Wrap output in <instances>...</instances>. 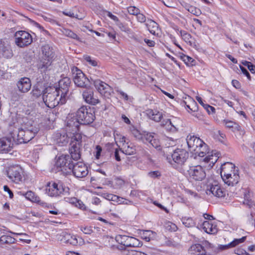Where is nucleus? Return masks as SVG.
<instances>
[{
    "label": "nucleus",
    "instance_id": "obj_13",
    "mask_svg": "<svg viewBox=\"0 0 255 255\" xmlns=\"http://www.w3.org/2000/svg\"><path fill=\"white\" fill-rule=\"evenodd\" d=\"M73 162L69 155H62L56 159L55 166L61 168V171L64 174L65 172L68 171L70 165H72Z\"/></svg>",
    "mask_w": 255,
    "mask_h": 255
},
{
    "label": "nucleus",
    "instance_id": "obj_47",
    "mask_svg": "<svg viewBox=\"0 0 255 255\" xmlns=\"http://www.w3.org/2000/svg\"><path fill=\"white\" fill-rule=\"evenodd\" d=\"M127 9L129 14L134 15H136L140 12V10L134 6H129L127 8Z\"/></svg>",
    "mask_w": 255,
    "mask_h": 255
},
{
    "label": "nucleus",
    "instance_id": "obj_35",
    "mask_svg": "<svg viewBox=\"0 0 255 255\" xmlns=\"http://www.w3.org/2000/svg\"><path fill=\"white\" fill-rule=\"evenodd\" d=\"M16 239L10 236L2 235L0 237V246L3 245H11L15 243Z\"/></svg>",
    "mask_w": 255,
    "mask_h": 255
},
{
    "label": "nucleus",
    "instance_id": "obj_27",
    "mask_svg": "<svg viewBox=\"0 0 255 255\" xmlns=\"http://www.w3.org/2000/svg\"><path fill=\"white\" fill-rule=\"evenodd\" d=\"M144 142L150 143V144L155 148H157L160 146V141L159 139L157 138L156 135L154 133L148 132L147 134H146Z\"/></svg>",
    "mask_w": 255,
    "mask_h": 255
},
{
    "label": "nucleus",
    "instance_id": "obj_64",
    "mask_svg": "<svg viewBox=\"0 0 255 255\" xmlns=\"http://www.w3.org/2000/svg\"><path fill=\"white\" fill-rule=\"evenodd\" d=\"M119 27L123 31L126 32H128L130 31V29L127 26L123 24L122 23H121L119 25Z\"/></svg>",
    "mask_w": 255,
    "mask_h": 255
},
{
    "label": "nucleus",
    "instance_id": "obj_62",
    "mask_svg": "<svg viewBox=\"0 0 255 255\" xmlns=\"http://www.w3.org/2000/svg\"><path fill=\"white\" fill-rule=\"evenodd\" d=\"M144 41L147 44V45L149 47H153L155 45V42L153 40L145 38L144 39Z\"/></svg>",
    "mask_w": 255,
    "mask_h": 255
},
{
    "label": "nucleus",
    "instance_id": "obj_39",
    "mask_svg": "<svg viewBox=\"0 0 255 255\" xmlns=\"http://www.w3.org/2000/svg\"><path fill=\"white\" fill-rule=\"evenodd\" d=\"M148 132L140 133L137 129H134L132 130V134L138 140L144 142L146 134Z\"/></svg>",
    "mask_w": 255,
    "mask_h": 255
},
{
    "label": "nucleus",
    "instance_id": "obj_28",
    "mask_svg": "<svg viewBox=\"0 0 255 255\" xmlns=\"http://www.w3.org/2000/svg\"><path fill=\"white\" fill-rule=\"evenodd\" d=\"M146 114L147 117L156 122H159L163 118L162 113L151 109H148L146 111Z\"/></svg>",
    "mask_w": 255,
    "mask_h": 255
},
{
    "label": "nucleus",
    "instance_id": "obj_58",
    "mask_svg": "<svg viewBox=\"0 0 255 255\" xmlns=\"http://www.w3.org/2000/svg\"><path fill=\"white\" fill-rule=\"evenodd\" d=\"M96 158L97 159H99L100 158V156L101 155V153L102 152V147L100 145H97L96 146Z\"/></svg>",
    "mask_w": 255,
    "mask_h": 255
},
{
    "label": "nucleus",
    "instance_id": "obj_41",
    "mask_svg": "<svg viewBox=\"0 0 255 255\" xmlns=\"http://www.w3.org/2000/svg\"><path fill=\"white\" fill-rule=\"evenodd\" d=\"M63 33L66 36L70 37L71 38L80 40V38L74 32L68 29H64L62 31Z\"/></svg>",
    "mask_w": 255,
    "mask_h": 255
},
{
    "label": "nucleus",
    "instance_id": "obj_61",
    "mask_svg": "<svg viewBox=\"0 0 255 255\" xmlns=\"http://www.w3.org/2000/svg\"><path fill=\"white\" fill-rule=\"evenodd\" d=\"M237 252L236 254H237L238 255H250V254L247 253L245 250L243 249H239L237 250Z\"/></svg>",
    "mask_w": 255,
    "mask_h": 255
},
{
    "label": "nucleus",
    "instance_id": "obj_29",
    "mask_svg": "<svg viewBox=\"0 0 255 255\" xmlns=\"http://www.w3.org/2000/svg\"><path fill=\"white\" fill-rule=\"evenodd\" d=\"M222 178L225 184L229 186H234L239 182L240 176L239 174H230L229 176L222 177Z\"/></svg>",
    "mask_w": 255,
    "mask_h": 255
},
{
    "label": "nucleus",
    "instance_id": "obj_23",
    "mask_svg": "<svg viewBox=\"0 0 255 255\" xmlns=\"http://www.w3.org/2000/svg\"><path fill=\"white\" fill-rule=\"evenodd\" d=\"M58 240L64 243L69 244L73 246H77L78 244L76 236L72 235L65 232H63L59 235Z\"/></svg>",
    "mask_w": 255,
    "mask_h": 255
},
{
    "label": "nucleus",
    "instance_id": "obj_31",
    "mask_svg": "<svg viewBox=\"0 0 255 255\" xmlns=\"http://www.w3.org/2000/svg\"><path fill=\"white\" fill-rule=\"evenodd\" d=\"M145 25L150 33L154 35L158 34V25L156 22L151 19H148Z\"/></svg>",
    "mask_w": 255,
    "mask_h": 255
},
{
    "label": "nucleus",
    "instance_id": "obj_59",
    "mask_svg": "<svg viewBox=\"0 0 255 255\" xmlns=\"http://www.w3.org/2000/svg\"><path fill=\"white\" fill-rule=\"evenodd\" d=\"M3 189H4V191L7 192L8 193L10 198L11 199L13 198V193L7 185L4 186Z\"/></svg>",
    "mask_w": 255,
    "mask_h": 255
},
{
    "label": "nucleus",
    "instance_id": "obj_50",
    "mask_svg": "<svg viewBox=\"0 0 255 255\" xmlns=\"http://www.w3.org/2000/svg\"><path fill=\"white\" fill-rule=\"evenodd\" d=\"M186 107L192 112H196L198 110L197 104L195 102V101L194 100L192 101V103L191 106H190L189 105H186Z\"/></svg>",
    "mask_w": 255,
    "mask_h": 255
},
{
    "label": "nucleus",
    "instance_id": "obj_43",
    "mask_svg": "<svg viewBox=\"0 0 255 255\" xmlns=\"http://www.w3.org/2000/svg\"><path fill=\"white\" fill-rule=\"evenodd\" d=\"M182 223L186 227H191L194 225L193 220L190 218H183L182 219Z\"/></svg>",
    "mask_w": 255,
    "mask_h": 255
},
{
    "label": "nucleus",
    "instance_id": "obj_15",
    "mask_svg": "<svg viewBox=\"0 0 255 255\" xmlns=\"http://www.w3.org/2000/svg\"><path fill=\"white\" fill-rule=\"evenodd\" d=\"M94 84L101 95L109 98L111 93H113V89L109 85L100 80H95Z\"/></svg>",
    "mask_w": 255,
    "mask_h": 255
},
{
    "label": "nucleus",
    "instance_id": "obj_38",
    "mask_svg": "<svg viewBox=\"0 0 255 255\" xmlns=\"http://www.w3.org/2000/svg\"><path fill=\"white\" fill-rule=\"evenodd\" d=\"M43 91H41L39 84L34 86L31 92H30V94L32 95L33 100L37 99L42 94L43 95Z\"/></svg>",
    "mask_w": 255,
    "mask_h": 255
},
{
    "label": "nucleus",
    "instance_id": "obj_18",
    "mask_svg": "<svg viewBox=\"0 0 255 255\" xmlns=\"http://www.w3.org/2000/svg\"><path fill=\"white\" fill-rule=\"evenodd\" d=\"M180 124V120L173 117L171 119L162 121L161 125L167 130L174 132L178 130Z\"/></svg>",
    "mask_w": 255,
    "mask_h": 255
},
{
    "label": "nucleus",
    "instance_id": "obj_1",
    "mask_svg": "<svg viewBox=\"0 0 255 255\" xmlns=\"http://www.w3.org/2000/svg\"><path fill=\"white\" fill-rule=\"evenodd\" d=\"M41 52L42 56L37 64L38 73L35 77L38 84L43 82L48 78V76L46 73L54 56L53 49L48 44H45L41 47Z\"/></svg>",
    "mask_w": 255,
    "mask_h": 255
},
{
    "label": "nucleus",
    "instance_id": "obj_32",
    "mask_svg": "<svg viewBox=\"0 0 255 255\" xmlns=\"http://www.w3.org/2000/svg\"><path fill=\"white\" fill-rule=\"evenodd\" d=\"M55 140L58 145L64 146L68 142V135L66 133L62 134L60 132H58L55 135Z\"/></svg>",
    "mask_w": 255,
    "mask_h": 255
},
{
    "label": "nucleus",
    "instance_id": "obj_16",
    "mask_svg": "<svg viewBox=\"0 0 255 255\" xmlns=\"http://www.w3.org/2000/svg\"><path fill=\"white\" fill-rule=\"evenodd\" d=\"M189 154L183 149H176L171 154V157L174 162L182 165L188 157Z\"/></svg>",
    "mask_w": 255,
    "mask_h": 255
},
{
    "label": "nucleus",
    "instance_id": "obj_12",
    "mask_svg": "<svg viewBox=\"0 0 255 255\" xmlns=\"http://www.w3.org/2000/svg\"><path fill=\"white\" fill-rule=\"evenodd\" d=\"M70 84L71 80L68 77H64L59 81V88H57V91H59V93H61V98H62L61 103L62 104L66 103V96L69 91Z\"/></svg>",
    "mask_w": 255,
    "mask_h": 255
},
{
    "label": "nucleus",
    "instance_id": "obj_26",
    "mask_svg": "<svg viewBox=\"0 0 255 255\" xmlns=\"http://www.w3.org/2000/svg\"><path fill=\"white\" fill-rule=\"evenodd\" d=\"M208 150L207 145L204 142V143H203V144H202L194 153L195 154H198V156L202 157L205 156L207 154H208V155L206 156L204 160L205 161L208 162L211 159Z\"/></svg>",
    "mask_w": 255,
    "mask_h": 255
},
{
    "label": "nucleus",
    "instance_id": "obj_22",
    "mask_svg": "<svg viewBox=\"0 0 255 255\" xmlns=\"http://www.w3.org/2000/svg\"><path fill=\"white\" fill-rule=\"evenodd\" d=\"M18 90L21 93H25L29 91L31 87V81L29 78L23 77L17 82Z\"/></svg>",
    "mask_w": 255,
    "mask_h": 255
},
{
    "label": "nucleus",
    "instance_id": "obj_45",
    "mask_svg": "<svg viewBox=\"0 0 255 255\" xmlns=\"http://www.w3.org/2000/svg\"><path fill=\"white\" fill-rule=\"evenodd\" d=\"M246 239V236L243 237L241 239H236L233 241L229 243V246L234 248L239 245V244L244 243Z\"/></svg>",
    "mask_w": 255,
    "mask_h": 255
},
{
    "label": "nucleus",
    "instance_id": "obj_30",
    "mask_svg": "<svg viewBox=\"0 0 255 255\" xmlns=\"http://www.w3.org/2000/svg\"><path fill=\"white\" fill-rule=\"evenodd\" d=\"M202 226L203 229L207 234H215L218 232L217 226L210 221H204Z\"/></svg>",
    "mask_w": 255,
    "mask_h": 255
},
{
    "label": "nucleus",
    "instance_id": "obj_57",
    "mask_svg": "<svg viewBox=\"0 0 255 255\" xmlns=\"http://www.w3.org/2000/svg\"><path fill=\"white\" fill-rule=\"evenodd\" d=\"M224 123L225 124L226 127L228 128H233L234 125L235 124V123L232 121L227 120H224Z\"/></svg>",
    "mask_w": 255,
    "mask_h": 255
},
{
    "label": "nucleus",
    "instance_id": "obj_8",
    "mask_svg": "<svg viewBox=\"0 0 255 255\" xmlns=\"http://www.w3.org/2000/svg\"><path fill=\"white\" fill-rule=\"evenodd\" d=\"M68 187H64L61 184H57L54 182L47 183L46 188L47 194L51 197H56L64 193L68 192Z\"/></svg>",
    "mask_w": 255,
    "mask_h": 255
},
{
    "label": "nucleus",
    "instance_id": "obj_52",
    "mask_svg": "<svg viewBox=\"0 0 255 255\" xmlns=\"http://www.w3.org/2000/svg\"><path fill=\"white\" fill-rule=\"evenodd\" d=\"M148 174L149 176L153 178L158 177L161 175L160 173L158 171H151Z\"/></svg>",
    "mask_w": 255,
    "mask_h": 255
},
{
    "label": "nucleus",
    "instance_id": "obj_20",
    "mask_svg": "<svg viewBox=\"0 0 255 255\" xmlns=\"http://www.w3.org/2000/svg\"><path fill=\"white\" fill-rule=\"evenodd\" d=\"M186 140L190 150L194 152L203 143H204L203 140L194 135H188Z\"/></svg>",
    "mask_w": 255,
    "mask_h": 255
},
{
    "label": "nucleus",
    "instance_id": "obj_53",
    "mask_svg": "<svg viewBox=\"0 0 255 255\" xmlns=\"http://www.w3.org/2000/svg\"><path fill=\"white\" fill-rule=\"evenodd\" d=\"M81 231L85 234H91L93 231L90 227H86L81 228Z\"/></svg>",
    "mask_w": 255,
    "mask_h": 255
},
{
    "label": "nucleus",
    "instance_id": "obj_7",
    "mask_svg": "<svg viewBox=\"0 0 255 255\" xmlns=\"http://www.w3.org/2000/svg\"><path fill=\"white\" fill-rule=\"evenodd\" d=\"M70 166H71V167H69L68 171L65 172V175L70 174L72 172L76 178H83L88 174L87 166L82 162L73 163L72 165Z\"/></svg>",
    "mask_w": 255,
    "mask_h": 255
},
{
    "label": "nucleus",
    "instance_id": "obj_42",
    "mask_svg": "<svg viewBox=\"0 0 255 255\" xmlns=\"http://www.w3.org/2000/svg\"><path fill=\"white\" fill-rule=\"evenodd\" d=\"M180 34L182 39L187 43H190L191 44V35L184 30H180Z\"/></svg>",
    "mask_w": 255,
    "mask_h": 255
},
{
    "label": "nucleus",
    "instance_id": "obj_49",
    "mask_svg": "<svg viewBox=\"0 0 255 255\" xmlns=\"http://www.w3.org/2000/svg\"><path fill=\"white\" fill-rule=\"evenodd\" d=\"M63 13L65 15L69 16L71 18L75 17L79 19H82V18H79L78 17V14H75L73 11H70H70H63Z\"/></svg>",
    "mask_w": 255,
    "mask_h": 255
},
{
    "label": "nucleus",
    "instance_id": "obj_10",
    "mask_svg": "<svg viewBox=\"0 0 255 255\" xmlns=\"http://www.w3.org/2000/svg\"><path fill=\"white\" fill-rule=\"evenodd\" d=\"M188 173L189 178L195 181H202L206 176L205 169L200 165L190 167Z\"/></svg>",
    "mask_w": 255,
    "mask_h": 255
},
{
    "label": "nucleus",
    "instance_id": "obj_3",
    "mask_svg": "<svg viewBox=\"0 0 255 255\" xmlns=\"http://www.w3.org/2000/svg\"><path fill=\"white\" fill-rule=\"evenodd\" d=\"M59 91L55 87L49 86L43 91L42 99L45 105L49 108H54L61 103V96L59 97Z\"/></svg>",
    "mask_w": 255,
    "mask_h": 255
},
{
    "label": "nucleus",
    "instance_id": "obj_6",
    "mask_svg": "<svg viewBox=\"0 0 255 255\" xmlns=\"http://www.w3.org/2000/svg\"><path fill=\"white\" fill-rule=\"evenodd\" d=\"M73 81L75 84L79 87L87 89L90 87V81L85 77L82 71L76 67L72 68Z\"/></svg>",
    "mask_w": 255,
    "mask_h": 255
},
{
    "label": "nucleus",
    "instance_id": "obj_44",
    "mask_svg": "<svg viewBox=\"0 0 255 255\" xmlns=\"http://www.w3.org/2000/svg\"><path fill=\"white\" fill-rule=\"evenodd\" d=\"M186 7L188 11L194 15H198L201 13L200 9L194 6L187 5Z\"/></svg>",
    "mask_w": 255,
    "mask_h": 255
},
{
    "label": "nucleus",
    "instance_id": "obj_54",
    "mask_svg": "<svg viewBox=\"0 0 255 255\" xmlns=\"http://www.w3.org/2000/svg\"><path fill=\"white\" fill-rule=\"evenodd\" d=\"M65 200L66 202H68L71 204L75 205L77 203L78 199L76 198H65Z\"/></svg>",
    "mask_w": 255,
    "mask_h": 255
},
{
    "label": "nucleus",
    "instance_id": "obj_19",
    "mask_svg": "<svg viewBox=\"0 0 255 255\" xmlns=\"http://www.w3.org/2000/svg\"><path fill=\"white\" fill-rule=\"evenodd\" d=\"M206 193L208 195H212L218 198H222L225 196L226 191L215 182L214 184L212 183L210 185V188L206 190Z\"/></svg>",
    "mask_w": 255,
    "mask_h": 255
},
{
    "label": "nucleus",
    "instance_id": "obj_34",
    "mask_svg": "<svg viewBox=\"0 0 255 255\" xmlns=\"http://www.w3.org/2000/svg\"><path fill=\"white\" fill-rule=\"evenodd\" d=\"M189 252L192 255H197L201 254L202 252H205L204 248L199 244L192 245L189 249Z\"/></svg>",
    "mask_w": 255,
    "mask_h": 255
},
{
    "label": "nucleus",
    "instance_id": "obj_11",
    "mask_svg": "<svg viewBox=\"0 0 255 255\" xmlns=\"http://www.w3.org/2000/svg\"><path fill=\"white\" fill-rule=\"evenodd\" d=\"M81 124L75 114H69L66 120V131L72 133L73 135L79 130V125Z\"/></svg>",
    "mask_w": 255,
    "mask_h": 255
},
{
    "label": "nucleus",
    "instance_id": "obj_40",
    "mask_svg": "<svg viewBox=\"0 0 255 255\" xmlns=\"http://www.w3.org/2000/svg\"><path fill=\"white\" fill-rule=\"evenodd\" d=\"M123 152L127 155H132L135 152L134 147L127 143L124 146Z\"/></svg>",
    "mask_w": 255,
    "mask_h": 255
},
{
    "label": "nucleus",
    "instance_id": "obj_21",
    "mask_svg": "<svg viewBox=\"0 0 255 255\" xmlns=\"http://www.w3.org/2000/svg\"><path fill=\"white\" fill-rule=\"evenodd\" d=\"M86 89L83 92V98L85 101L89 104L95 105L100 102L99 100L94 95L93 91L89 88Z\"/></svg>",
    "mask_w": 255,
    "mask_h": 255
},
{
    "label": "nucleus",
    "instance_id": "obj_37",
    "mask_svg": "<svg viewBox=\"0 0 255 255\" xmlns=\"http://www.w3.org/2000/svg\"><path fill=\"white\" fill-rule=\"evenodd\" d=\"M140 243L137 239L128 236V241H127V245L126 247H137L140 246Z\"/></svg>",
    "mask_w": 255,
    "mask_h": 255
},
{
    "label": "nucleus",
    "instance_id": "obj_25",
    "mask_svg": "<svg viewBox=\"0 0 255 255\" xmlns=\"http://www.w3.org/2000/svg\"><path fill=\"white\" fill-rule=\"evenodd\" d=\"M0 149L1 151L7 152L10 150L14 144H15L10 134V137L4 138L0 140Z\"/></svg>",
    "mask_w": 255,
    "mask_h": 255
},
{
    "label": "nucleus",
    "instance_id": "obj_5",
    "mask_svg": "<svg viewBox=\"0 0 255 255\" xmlns=\"http://www.w3.org/2000/svg\"><path fill=\"white\" fill-rule=\"evenodd\" d=\"M75 114L81 124H90L95 119L93 111L87 106H83L80 107Z\"/></svg>",
    "mask_w": 255,
    "mask_h": 255
},
{
    "label": "nucleus",
    "instance_id": "obj_14",
    "mask_svg": "<svg viewBox=\"0 0 255 255\" xmlns=\"http://www.w3.org/2000/svg\"><path fill=\"white\" fill-rule=\"evenodd\" d=\"M8 178L15 183L22 181V170L20 166L15 165L9 167L7 171Z\"/></svg>",
    "mask_w": 255,
    "mask_h": 255
},
{
    "label": "nucleus",
    "instance_id": "obj_2",
    "mask_svg": "<svg viewBox=\"0 0 255 255\" xmlns=\"http://www.w3.org/2000/svg\"><path fill=\"white\" fill-rule=\"evenodd\" d=\"M9 130V133L15 144L28 142L35 136L38 131L37 128L33 127H31L29 128H15V129L12 130L11 126L10 127Z\"/></svg>",
    "mask_w": 255,
    "mask_h": 255
},
{
    "label": "nucleus",
    "instance_id": "obj_48",
    "mask_svg": "<svg viewBox=\"0 0 255 255\" xmlns=\"http://www.w3.org/2000/svg\"><path fill=\"white\" fill-rule=\"evenodd\" d=\"M165 227L166 230L170 231H175L177 229L176 226L170 222L165 223Z\"/></svg>",
    "mask_w": 255,
    "mask_h": 255
},
{
    "label": "nucleus",
    "instance_id": "obj_24",
    "mask_svg": "<svg viewBox=\"0 0 255 255\" xmlns=\"http://www.w3.org/2000/svg\"><path fill=\"white\" fill-rule=\"evenodd\" d=\"M234 174H238V170L236 169L234 164L228 162L222 166L221 171V177L229 176L230 174L233 175Z\"/></svg>",
    "mask_w": 255,
    "mask_h": 255
},
{
    "label": "nucleus",
    "instance_id": "obj_17",
    "mask_svg": "<svg viewBox=\"0 0 255 255\" xmlns=\"http://www.w3.org/2000/svg\"><path fill=\"white\" fill-rule=\"evenodd\" d=\"M13 55L12 50L7 41L0 39V58L10 59Z\"/></svg>",
    "mask_w": 255,
    "mask_h": 255
},
{
    "label": "nucleus",
    "instance_id": "obj_46",
    "mask_svg": "<svg viewBox=\"0 0 255 255\" xmlns=\"http://www.w3.org/2000/svg\"><path fill=\"white\" fill-rule=\"evenodd\" d=\"M128 236L125 235H119L116 237V239L121 244L126 246L127 241H128Z\"/></svg>",
    "mask_w": 255,
    "mask_h": 255
},
{
    "label": "nucleus",
    "instance_id": "obj_63",
    "mask_svg": "<svg viewBox=\"0 0 255 255\" xmlns=\"http://www.w3.org/2000/svg\"><path fill=\"white\" fill-rule=\"evenodd\" d=\"M233 86L236 89H240L241 88V84L239 82L236 80H233L232 81Z\"/></svg>",
    "mask_w": 255,
    "mask_h": 255
},
{
    "label": "nucleus",
    "instance_id": "obj_55",
    "mask_svg": "<svg viewBox=\"0 0 255 255\" xmlns=\"http://www.w3.org/2000/svg\"><path fill=\"white\" fill-rule=\"evenodd\" d=\"M240 69L242 73L247 77L248 79L249 80H251V77L248 71L245 68L242 66H240Z\"/></svg>",
    "mask_w": 255,
    "mask_h": 255
},
{
    "label": "nucleus",
    "instance_id": "obj_51",
    "mask_svg": "<svg viewBox=\"0 0 255 255\" xmlns=\"http://www.w3.org/2000/svg\"><path fill=\"white\" fill-rule=\"evenodd\" d=\"M136 16L137 20L138 22L143 23L146 21L145 16L142 13H140V12H139V13L137 14Z\"/></svg>",
    "mask_w": 255,
    "mask_h": 255
},
{
    "label": "nucleus",
    "instance_id": "obj_33",
    "mask_svg": "<svg viewBox=\"0 0 255 255\" xmlns=\"http://www.w3.org/2000/svg\"><path fill=\"white\" fill-rule=\"evenodd\" d=\"M101 195L104 198L109 201H112L117 203H122L123 201L122 200H123V198L110 193H102Z\"/></svg>",
    "mask_w": 255,
    "mask_h": 255
},
{
    "label": "nucleus",
    "instance_id": "obj_60",
    "mask_svg": "<svg viewBox=\"0 0 255 255\" xmlns=\"http://www.w3.org/2000/svg\"><path fill=\"white\" fill-rule=\"evenodd\" d=\"M75 206L79 208V209L83 210L85 209V205L83 203V202L79 200H78L77 203L75 204Z\"/></svg>",
    "mask_w": 255,
    "mask_h": 255
},
{
    "label": "nucleus",
    "instance_id": "obj_56",
    "mask_svg": "<svg viewBox=\"0 0 255 255\" xmlns=\"http://www.w3.org/2000/svg\"><path fill=\"white\" fill-rule=\"evenodd\" d=\"M85 59L90 64L95 66L97 65V62L94 60L91 59V58L89 56H86Z\"/></svg>",
    "mask_w": 255,
    "mask_h": 255
},
{
    "label": "nucleus",
    "instance_id": "obj_36",
    "mask_svg": "<svg viewBox=\"0 0 255 255\" xmlns=\"http://www.w3.org/2000/svg\"><path fill=\"white\" fill-rule=\"evenodd\" d=\"M25 197L26 199L32 202L38 203L42 205L45 204L43 202H41L39 198L35 196L34 193L31 191H29L26 192L25 194Z\"/></svg>",
    "mask_w": 255,
    "mask_h": 255
},
{
    "label": "nucleus",
    "instance_id": "obj_9",
    "mask_svg": "<svg viewBox=\"0 0 255 255\" xmlns=\"http://www.w3.org/2000/svg\"><path fill=\"white\" fill-rule=\"evenodd\" d=\"M15 43L19 47L27 46L32 41L31 35L25 31H18L14 34Z\"/></svg>",
    "mask_w": 255,
    "mask_h": 255
},
{
    "label": "nucleus",
    "instance_id": "obj_4",
    "mask_svg": "<svg viewBox=\"0 0 255 255\" xmlns=\"http://www.w3.org/2000/svg\"><path fill=\"white\" fill-rule=\"evenodd\" d=\"M82 146V135L76 133L71 137L70 143L69 152L70 158L78 160L81 157V147Z\"/></svg>",
    "mask_w": 255,
    "mask_h": 255
}]
</instances>
